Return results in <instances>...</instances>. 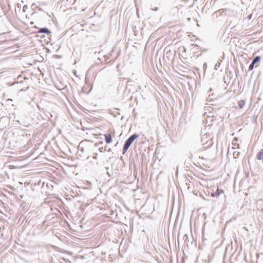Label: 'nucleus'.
Instances as JSON below:
<instances>
[{
  "mask_svg": "<svg viewBox=\"0 0 263 263\" xmlns=\"http://www.w3.org/2000/svg\"><path fill=\"white\" fill-rule=\"evenodd\" d=\"M139 135L138 134H134L128 137V138L125 141L122 150V154L123 155H124L126 153L130 145L132 144V143L134 141V140L136 139L139 137Z\"/></svg>",
  "mask_w": 263,
  "mask_h": 263,
  "instance_id": "f257e3e1",
  "label": "nucleus"
},
{
  "mask_svg": "<svg viewBox=\"0 0 263 263\" xmlns=\"http://www.w3.org/2000/svg\"><path fill=\"white\" fill-rule=\"evenodd\" d=\"M260 59H261V57L260 55H257V56L253 58L252 62L251 63V64H250V65L249 66L248 70L249 71L252 70L255 67H257L258 66V65H256V66H255V65L256 64L259 63L260 61Z\"/></svg>",
  "mask_w": 263,
  "mask_h": 263,
  "instance_id": "f03ea898",
  "label": "nucleus"
},
{
  "mask_svg": "<svg viewBox=\"0 0 263 263\" xmlns=\"http://www.w3.org/2000/svg\"><path fill=\"white\" fill-rule=\"evenodd\" d=\"M223 193L224 191L223 190L220 189L217 187L215 191H214V190L212 191V192L211 193V196L214 198H217L220 196V195L223 194Z\"/></svg>",
  "mask_w": 263,
  "mask_h": 263,
  "instance_id": "7ed1b4c3",
  "label": "nucleus"
},
{
  "mask_svg": "<svg viewBox=\"0 0 263 263\" xmlns=\"http://www.w3.org/2000/svg\"><path fill=\"white\" fill-rule=\"evenodd\" d=\"M37 33L50 34L51 33V32L47 27H43V28H40L39 30L37 31Z\"/></svg>",
  "mask_w": 263,
  "mask_h": 263,
  "instance_id": "20e7f679",
  "label": "nucleus"
},
{
  "mask_svg": "<svg viewBox=\"0 0 263 263\" xmlns=\"http://www.w3.org/2000/svg\"><path fill=\"white\" fill-rule=\"evenodd\" d=\"M256 206L258 210L263 211V200L261 199L258 200L256 202Z\"/></svg>",
  "mask_w": 263,
  "mask_h": 263,
  "instance_id": "39448f33",
  "label": "nucleus"
},
{
  "mask_svg": "<svg viewBox=\"0 0 263 263\" xmlns=\"http://www.w3.org/2000/svg\"><path fill=\"white\" fill-rule=\"evenodd\" d=\"M183 239L184 241V244L187 247L192 243V241H190L189 236L187 234H185L183 236Z\"/></svg>",
  "mask_w": 263,
  "mask_h": 263,
  "instance_id": "423d86ee",
  "label": "nucleus"
},
{
  "mask_svg": "<svg viewBox=\"0 0 263 263\" xmlns=\"http://www.w3.org/2000/svg\"><path fill=\"white\" fill-rule=\"evenodd\" d=\"M104 136L105 137V142L106 143L109 144L112 142V137H111V136L110 135V134H104Z\"/></svg>",
  "mask_w": 263,
  "mask_h": 263,
  "instance_id": "0eeeda50",
  "label": "nucleus"
},
{
  "mask_svg": "<svg viewBox=\"0 0 263 263\" xmlns=\"http://www.w3.org/2000/svg\"><path fill=\"white\" fill-rule=\"evenodd\" d=\"M256 158L258 160L263 159V149H261L257 154Z\"/></svg>",
  "mask_w": 263,
  "mask_h": 263,
  "instance_id": "6e6552de",
  "label": "nucleus"
},
{
  "mask_svg": "<svg viewBox=\"0 0 263 263\" xmlns=\"http://www.w3.org/2000/svg\"><path fill=\"white\" fill-rule=\"evenodd\" d=\"M246 103V102L243 100H240L238 102V106L239 108H242Z\"/></svg>",
  "mask_w": 263,
  "mask_h": 263,
  "instance_id": "1a4fd4ad",
  "label": "nucleus"
},
{
  "mask_svg": "<svg viewBox=\"0 0 263 263\" xmlns=\"http://www.w3.org/2000/svg\"><path fill=\"white\" fill-rule=\"evenodd\" d=\"M221 60H219L217 63L215 64V66H214V69H216V70H218L219 69V67H220V64H221Z\"/></svg>",
  "mask_w": 263,
  "mask_h": 263,
  "instance_id": "9d476101",
  "label": "nucleus"
},
{
  "mask_svg": "<svg viewBox=\"0 0 263 263\" xmlns=\"http://www.w3.org/2000/svg\"><path fill=\"white\" fill-rule=\"evenodd\" d=\"M239 155V152H234L233 153V156L235 159H236L238 157Z\"/></svg>",
  "mask_w": 263,
  "mask_h": 263,
  "instance_id": "9b49d317",
  "label": "nucleus"
},
{
  "mask_svg": "<svg viewBox=\"0 0 263 263\" xmlns=\"http://www.w3.org/2000/svg\"><path fill=\"white\" fill-rule=\"evenodd\" d=\"M106 149L104 148V147L103 146H101V147H99V151L101 152V153H103L105 151H106Z\"/></svg>",
  "mask_w": 263,
  "mask_h": 263,
  "instance_id": "f8f14e48",
  "label": "nucleus"
},
{
  "mask_svg": "<svg viewBox=\"0 0 263 263\" xmlns=\"http://www.w3.org/2000/svg\"><path fill=\"white\" fill-rule=\"evenodd\" d=\"M204 135L203 137H204ZM201 141L203 144H205L206 143L209 142L208 141H205V139H204V137L201 138Z\"/></svg>",
  "mask_w": 263,
  "mask_h": 263,
  "instance_id": "ddd939ff",
  "label": "nucleus"
},
{
  "mask_svg": "<svg viewBox=\"0 0 263 263\" xmlns=\"http://www.w3.org/2000/svg\"><path fill=\"white\" fill-rule=\"evenodd\" d=\"M103 143V141H99V142L96 143L95 144V145H96V146H99L100 145H101V144H102Z\"/></svg>",
  "mask_w": 263,
  "mask_h": 263,
  "instance_id": "4468645a",
  "label": "nucleus"
},
{
  "mask_svg": "<svg viewBox=\"0 0 263 263\" xmlns=\"http://www.w3.org/2000/svg\"><path fill=\"white\" fill-rule=\"evenodd\" d=\"M28 8L27 5H24L23 7V11L25 12Z\"/></svg>",
  "mask_w": 263,
  "mask_h": 263,
  "instance_id": "2eb2a0df",
  "label": "nucleus"
},
{
  "mask_svg": "<svg viewBox=\"0 0 263 263\" xmlns=\"http://www.w3.org/2000/svg\"><path fill=\"white\" fill-rule=\"evenodd\" d=\"M61 259L62 260L65 261L66 262H70V263L71 262L68 259H65L64 258H61Z\"/></svg>",
  "mask_w": 263,
  "mask_h": 263,
  "instance_id": "dca6fc26",
  "label": "nucleus"
},
{
  "mask_svg": "<svg viewBox=\"0 0 263 263\" xmlns=\"http://www.w3.org/2000/svg\"><path fill=\"white\" fill-rule=\"evenodd\" d=\"M29 86H27L26 88L23 89V88H22L21 89L20 91H26L27 90H28L29 89Z\"/></svg>",
  "mask_w": 263,
  "mask_h": 263,
  "instance_id": "f3484780",
  "label": "nucleus"
},
{
  "mask_svg": "<svg viewBox=\"0 0 263 263\" xmlns=\"http://www.w3.org/2000/svg\"><path fill=\"white\" fill-rule=\"evenodd\" d=\"M206 67H207V65H206V63H204V64H203V68L204 70H205V69H206Z\"/></svg>",
  "mask_w": 263,
  "mask_h": 263,
  "instance_id": "a211bd4d",
  "label": "nucleus"
},
{
  "mask_svg": "<svg viewBox=\"0 0 263 263\" xmlns=\"http://www.w3.org/2000/svg\"><path fill=\"white\" fill-rule=\"evenodd\" d=\"M93 155H94L93 156V158L96 159L97 158L98 154L97 153H95Z\"/></svg>",
  "mask_w": 263,
  "mask_h": 263,
  "instance_id": "6ab92c4d",
  "label": "nucleus"
},
{
  "mask_svg": "<svg viewBox=\"0 0 263 263\" xmlns=\"http://www.w3.org/2000/svg\"><path fill=\"white\" fill-rule=\"evenodd\" d=\"M252 14H250L248 16V18L250 20L252 18Z\"/></svg>",
  "mask_w": 263,
  "mask_h": 263,
  "instance_id": "aec40b11",
  "label": "nucleus"
},
{
  "mask_svg": "<svg viewBox=\"0 0 263 263\" xmlns=\"http://www.w3.org/2000/svg\"><path fill=\"white\" fill-rule=\"evenodd\" d=\"M106 151L108 152H110L111 151V148L109 147L108 148V149H106Z\"/></svg>",
  "mask_w": 263,
  "mask_h": 263,
  "instance_id": "412c9836",
  "label": "nucleus"
},
{
  "mask_svg": "<svg viewBox=\"0 0 263 263\" xmlns=\"http://www.w3.org/2000/svg\"><path fill=\"white\" fill-rule=\"evenodd\" d=\"M154 11H158L159 10V8L158 7H155L154 9H152Z\"/></svg>",
  "mask_w": 263,
  "mask_h": 263,
  "instance_id": "4be33fe9",
  "label": "nucleus"
},
{
  "mask_svg": "<svg viewBox=\"0 0 263 263\" xmlns=\"http://www.w3.org/2000/svg\"><path fill=\"white\" fill-rule=\"evenodd\" d=\"M103 57H104V59H105L104 61H105V62H107V60H108V59H106V57H105V55H104V56H103Z\"/></svg>",
  "mask_w": 263,
  "mask_h": 263,
  "instance_id": "5701e85b",
  "label": "nucleus"
},
{
  "mask_svg": "<svg viewBox=\"0 0 263 263\" xmlns=\"http://www.w3.org/2000/svg\"><path fill=\"white\" fill-rule=\"evenodd\" d=\"M211 144H212L211 141H210V143L207 145L206 146H209L211 145Z\"/></svg>",
  "mask_w": 263,
  "mask_h": 263,
  "instance_id": "b1692460",
  "label": "nucleus"
},
{
  "mask_svg": "<svg viewBox=\"0 0 263 263\" xmlns=\"http://www.w3.org/2000/svg\"><path fill=\"white\" fill-rule=\"evenodd\" d=\"M104 148H105V149H108V146L107 145H105Z\"/></svg>",
  "mask_w": 263,
  "mask_h": 263,
  "instance_id": "393cba45",
  "label": "nucleus"
},
{
  "mask_svg": "<svg viewBox=\"0 0 263 263\" xmlns=\"http://www.w3.org/2000/svg\"><path fill=\"white\" fill-rule=\"evenodd\" d=\"M15 84H18V82H16L13 83L12 85H14Z\"/></svg>",
  "mask_w": 263,
  "mask_h": 263,
  "instance_id": "a878e982",
  "label": "nucleus"
},
{
  "mask_svg": "<svg viewBox=\"0 0 263 263\" xmlns=\"http://www.w3.org/2000/svg\"><path fill=\"white\" fill-rule=\"evenodd\" d=\"M80 150L82 152H83L84 151V148H81V149H80Z\"/></svg>",
  "mask_w": 263,
  "mask_h": 263,
  "instance_id": "bb28decb",
  "label": "nucleus"
},
{
  "mask_svg": "<svg viewBox=\"0 0 263 263\" xmlns=\"http://www.w3.org/2000/svg\"><path fill=\"white\" fill-rule=\"evenodd\" d=\"M107 174H108L109 176H110V174H109L108 172H107Z\"/></svg>",
  "mask_w": 263,
  "mask_h": 263,
  "instance_id": "cd10ccee",
  "label": "nucleus"
}]
</instances>
